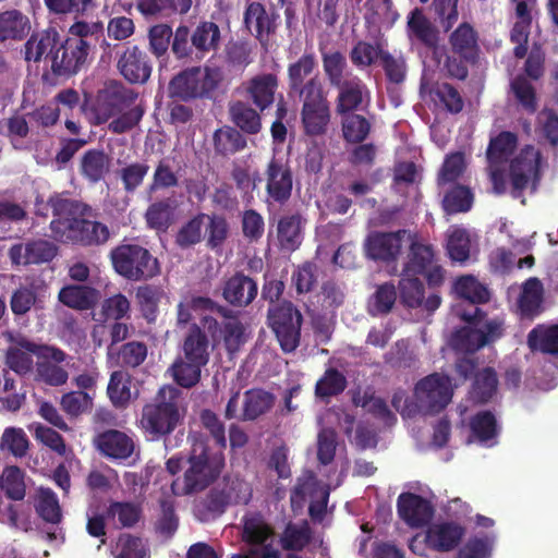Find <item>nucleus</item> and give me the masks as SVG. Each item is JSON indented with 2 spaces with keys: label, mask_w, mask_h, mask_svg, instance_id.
Returning a JSON list of instances; mask_svg holds the SVG:
<instances>
[{
  "label": "nucleus",
  "mask_w": 558,
  "mask_h": 558,
  "mask_svg": "<svg viewBox=\"0 0 558 558\" xmlns=\"http://www.w3.org/2000/svg\"><path fill=\"white\" fill-rule=\"evenodd\" d=\"M40 286L36 282L21 284L16 288L10 298V307L15 316H24L33 308H36L39 299Z\"/></svg>",
  "instance_id": "obj_46"
},
{
  "label": "nucleus",
  "mask_w": 558,
  "mask_h": 558,
  "mask_svg": "<svg viewBox=\"0 0 558 558\" xmlns=\"http://www.w3.org/2000/svg\"><path fill=\"white\" fill-rule=\"evenodd\" d=\"M265 177L268 197L277 204H286L293 189V174L289 163L272 157L267 163Z\"/></svg>",
  "instance_id": "obj_17"
},
{
  "label": "nucleus",
  "mask_w": 558,
  "mask_h": 558,
  "mask_svg": "<svg viewBox=\"0 0 558 558\" xmlns=\"http://www.w3.org/2000/svg\"><path fill=\"white\" fill-rule=\"evenodd\" d=\"M477 31L468 22L461 23L448 36V52L444 70L450 78L465 81L469 68L480 61L481 46Z\"/></svg>",
  "instance_id": "obj_6"
},
{
  "label": "nucleus",
  "mask_w": 558,
  "mask_h": 558,
  "mask_svg": "<svg viewBox=\"0 0 558 558\" xmlns=\"http://www.w3.org/2000/svg\"><path fill=\"white\" fill-rule=\"evenodd\" d=\"M51 54V72L58 77L76 75L88 62L90 49L83 39L65 38Z\"/></svg>",
  "instance_id": "obj_13"
},
{
  "label": "nucleus",
  "mask_w": 558,
  "mask_h": 558,
  "mask_svg": "<svg viewBox=\"0 0 558 558\" xmlns=\"http://www.w3.org/2000/svg\"><path fill=\"white\" fill-rule=\"evenodd\" d=\"M106 513L108 519L118 520L119 527H133L142 518V506L132 501H110Z\"/></svg>",
  "instance_id": "obj_51"
},
{
  "label": "nucleus",
  "mask_w": 558,
  "mask_h": 558,
  "mask_svg": "<svg viewBox=\"0 0 558 558\" xmlns=\"http://www.w3.org/2000/svg\"><path fill=\"white\" fill-rule=\"evenodd\" d=\"M470 429L472 436L481 444L497 438L499 427L497 420L490 411H480L470 420Z\"/></svg>",
  "instance_id": "obj_52"
},
{
  "label": "nucleus",
  "mask_w": 558,
  "mask_h": 558,
  "mask_svg": "<svg viewBox=\"0 0 558 558\" xmlns=\"http://www.w3.org/2000/svg\"><path fill=\"white\" fill-rule=\"evenodd\" d=\"M89 218L73 219L71 223L50 221L51 236L61 243H71L85 247L106 244L110 239L108 226Z\"/></svg>",
  "instance_id": "obj_11"
},
{
  "label": "nucleus",
  "mask_w": 558,
  "mask_h": 558,
  "mask_svg": "<svg viewBox=\"0 0 558 558\" xmlns=\"http://www.w3.org/2000/svg\"><path fill=\"white\" fill-rule=\"evenodd\" d=\"M221 81L222 75L218 68H186L170 80L168 96L184 102L211 99Z\"/></svg>",
  "instance_id": "obj_7"
},
{
  "label": "nucleus",
  "mask_w": 558,
  "mask_h": 558,
  "mask_svg": "<svg viewBox=\"0 0 558 558\" xmlns=\"http://www.w3.org/2000/svg\"><path fill=\"white\" fill-rule=\"evenodd\" d=\"M317 59L313 51H305L298 60L288 65V89L291 96L301 97L324 88V84L315 73Z\"/></svg>",
  "instance_id": "obj_16"
},
{
  "label": "nucleus",
  "mask_w": 558,
  "mask_h": 558,
  "mask_svg": "<svg viewBox=\"0 0 558 558\" xmlns=\"http://www.w3.org/2000/svg\"><path fill=\"white\" fill-rule=\"evenodd\" d=\"M303 322L301 311L289 300L269 305L267 310V326L284 353H293L299 348Z\"/></svg>",
  "instance_id": "obj_9"
},
{
  "label": "nucleus",
  "mask_w": 558,
  "mask_h": 558,
  "mask_svg": "<svg viewBox=\"0 0 558 558\" xmlns=\"http://www.w3.org/2000/svg\"><path fill=\"white\" fill-rule=\"evenodd\" d=\"M272 393L263 389H250L244 392L243 409L240 421H255L267 413L274 405Z\"/></svg>",
  "instance_id": "obj_38"
},
{
  "label": "nucleus",
  "mask_w": 558,
  "mask_h": 558,
  "mask_svg": "<svg viewBox=\"0 0 558 558\" xmlns=\"http://www.w3.org/2000/svg\"><path fill=\"white\" fill-rule=\"evenodd\" d=\"M277 239L281 250L293 252L302 243V217L299 214L282 216L277 225Z\"/></svg>",
  "instance_id": "obj_36"
},
{
  "label": "nucleus",
  "mask_w": 558,
  "mask_h": 558,
  "mask_svg": "<svg viewBox=\"0 0 558 558\" xmlns=\"http://www.w3.org/2000/svg\"><path fill=\"white\" fill-rule=\"evenodd\" d=\"M407 31L410 39H414L428 49H435L439 43V32L420 8L413 9L408 15Z\"/></svg>",
  "instance_id": "obj_30"
},
{
  "label": "nucleus",
  "mask_w": 558,
  "mask_h": 558,
  "mask_svg": "<svg viewBox=\"0 0 558 558\" xmlns=\"http://www.w3.org/2000/svg\"><path fill=\"white\" fill-rule=\"evenodd\" d=\"M404 233V230L371 233L365 242L366 255L374 260H395L400 254Z\"/></svg>",
  "instance_id": "obj_25"
},
{
  "label": "nucleus",
  "mask_w": 558,
  "mask_h": 558,
  "mask_svg": "<svg viewBox=\"0 0 558 558\" xmlns=\"http://www.w3.org/2000/svg\"><path fill=\"white\" fill-rule=\"evenodd\" d=\"M278 20L279 14L275 10L267 11L263 3L256 1L246 5L243 15L245 27L263 46H267L276 33Z\"/></svg>",
  "instance_id": "obj_20"
},
{
  "label": "nucleus",
  "mask_w": 558,
  "mask_h": 558,
  "mask_svg": "<svg viewBox=\"0 0 558 558\" xmlns=\"http://www.w3.org/2000/svg\"><path fill=\"white\" fill-rule=\"evenodd\" d=\"M341 131L347 143H363L369 135L372 124L367 118L354 112L341 114Z\"/></svg>",
  "instance_id": "obj_48"
},
{
  "label": "nucleus",
  "mask_w": 558,
  "mask_h": 558,
  "mask_svg": "<svg viewBox=\"0 0 558 558\" xmlns=\"http://www.w3.org/2000/svg\"><path fill=\"white\" fill-rule=\"evenodd\" d=\"M138 93L123 83L112 81L98 94L95 123L108 122V131L121 135L135 129L145 114Z\"/></svg>",
  "instance_id": "obj_2"
},
{
  "label": "nucleus",
  "mask_w": 558,
  "mask_h": 558,
  "mask_svg": "<svg viewBox=\"0 0 558 558\" xmlns=\"http://www.w3.org/2000/svg\"><path fill=\"white\" fill-rule=\"evenodd\" d=\"M34 508L38 517L46 523L56 525L63 519L58 496L49 487L37 489Z\"/></svg>",
  "instance_id": "obj_40"
},
{
  "label": "nucleus",
  "mask_w": 558,
  "mask_h": 558,
  "mask_svg": "<svg viewBox=\"0 0 558 558\" xmlns=\"http://www.w3.org/2000/svg\"><path fill=\"white\" fill-rule=\"evenodd\" d=\"M258 109L248 101L235 100L229 105V114L233 124L242 133L255 135L262 130V117Z\"/></svg>",
  "instance_id": "obj_32"
},
{
  "label": "nucleus",
  "mask_w": 558,
  "mask_h": 558,
  "mask_svg": "<svg viewBox=\"0 0 558 558\" xmlns=\"http://www.w3.org/2000/svg\"><path fill=\"white\" fill-rule=\"evenodd\" d=\"M518 146V136L510 131H502L492 137L486 149V158L490 166L500 165L509 159Z\"/></svg>",
  "instance_id": "obj_43"
},
{
  "label": "nucleus",
  "mask_w": 558,
  "mask_h": 558,
  "mask_svg": "<svg viewBox=\"0 0 558 558\" xmlns=\"http://www.w3.org/2000/svg\"><path fill=\"white\" fill-rule=\"evenodd\" d=\"M221 28L213 21H201L191 29L181 24L174 31L171 51L184 63L201 62L207 54L219 50Z\"/></svg>",
  "instance_id": "obj_4"
},
{
  "label": "nucleus",
  "mask_w": 558,
  "mask_h": 558,
  "mask_svg": "<svg viewBox=\"0 0 558 558\" xmlns=\"http://www.w3.org/2000/svg\"><path fill=\"white\" fill-rule=\"evenodd\" d=\"M59 44V33L56 28L33 34L24 45V54L26 61L38 62L46 54L51 60Z\"/></svg>",
  "instance_id": "obj_33"
},
{
  "label": "nucleus",
  "mask_w": 558,
  "mask_h": 558,
  "mask_svg": "<svg viewBox=\"0 0 558 558\" xmlns=\"http://www.w3.org/2000/svg\"><path fill=\"white\" fill-rule=\"evenodd\" d=\"M117 69L130 84H145L150 78L153 65L147 52L134 45L121 52Z\"/></svg>",
  "instance_id": "obj_18"
},
{
  "label": "nucleus",
  "mask_w": 558,
  "mask_h": 558,
  "mask_svg": "<svg viewBox=\"0 0 558 558\" xmlns=\"http://www.w3.org/2000/svg\"><path fill=\"white\" fill-rule=\"evenodd\" d=\"M453 389L448 375L433 373L422 378L415 386V398L423 414H437L451 401Z\"/></svg>",
  "instance_id": "obj_12"
},
{
  "label": "nucleus",
  "mask_w": 558,
  "mask_h": 558,
  "mask_svg": "<svg viewBox=\"0 0 558 558\" xmlns=\"http://www.w3.org/2000/svg\"><path fill=\"white\" fill-rule=\"evenodd\" d=\"M299 99L302 102L301 122L304 134L312 137L325 135L331 120L330 104L325 88Z\"/></svg>",
  "instance_id": "obj_14"
},
{
  "label": "nucleus",
  "mask_w": 558,
  "mask_h": 558,
  "mask_svg": "<svg viewBox=\"0 0 558 558\" xmlns=\"http://www.w3.org/2000/svg\"><path fill=\"white\" fill-rule=\"evenodd\" d=\"M205 223L206 246L210 250L221 248L229 236V223L222 215H207Z\"/></svg>",
  "instance_id": "obj_54"
},
{
  "label": "nucleus",
  "mask_w": 558,
  "mask_h": 558,
  "mask_svg": "<svg viewBox=\"0 0 558 558\" xmlns=\"http://www.w3.org/2000/svg\"><path fill=\"white\" fill-rule=\"evenodd\" d=\"M184 416L182 391L175 386L163 385L143 407L138 425L148 439L160 440L172 434Z\"/></svg>",
  "instance_id": "obj_3"
},
{
  "label": "nucleus",
  "mask_w": 558,
  "mask_h": 558,
  "mask_svg": "<svg viewBox=\"0 0 558 558\" xmlns=\"http://www.w3.org/2000/svg\"><path fill=\"white\" fill-rule=\"evenodd\" d=\"M160 296V290L154 286L140 287L136 291L140 311L148 323H154L157 318Z\"/></svg>",
  "instance_id": "obj_62"
},
{
  "label": "nucleus",
  "mask_w": 558,
  "mask_h": 558,
  "mask_svg": "<svg viewBox=\"0 0 558 558\" xmlns=\"http://www.w3.org/2000/svg\"><path fill=\"white\" fill-rule=\"evenodd\" d=\"M544 299V288L541 280L531 277L522 284L521 293L518 299V308L522 317L534 318L542 312Z\"/></svg>",
  "instance_id": "obj_34"
},
{
  "label": "nucleus",
  "mask_w": 558,
  "mask_h": 558,
  "mask_svg": "<svg viewBox=\"0 0 558 558\" xmlns=\"http://www.w3.org/2000/svg\"><path fill=\"white\" fill-rule=\"evenodd\" d=\"M278 86L279 80L276 74L262 73L246 81L243 84V92L245 98L264 112L274 105Z\"/></svg>",
  "instance_id": "obj_21"
},
{
  "label": "nucleus",
  "mask_w": 558,
  "mask_h": 558,
  "mask_svg": "<svg viewBox=\"0 0 558 558\" xmlns=\"http://www.w3.org/2000/svg\"><path fill=\"white\" fill-rule=\"evenodd\" d=\"M348 387L347 377L336 367H328L316 381L315 396L320 400H329L341 395Z\"/></svg>",
  "instance_id": "obj_47"
},
{
  "label": "nucleus",
  "mask_w": 558,
  "mask_h": 558,
  "mask_svg": "<svg viewBox=\"0 0 558 558\" xmlns=\"http://www.w3.org/2000/svg\"><path fill=\"white\" fill-rule=\"evenodd\" d=\"M473 199L474 195L468 186L457 184L445 194L442 207L450 215L466 213L471 209Z\"/></svg>",
  "instance_id": "obj_55"
},
{
  "label": "nucleus",
  "mask_w": 558,
  "mask_h": 558,
  "mask_svg": "<svg viewBox=\"0 0 558 558\" xmlns=\"http://www.w3.org/2000/svg\"><path fill=\"white\" fill-rule=\"evenodd\" d=\"M258 293L257 282L242 271H236L223 281L222 299L233 307H246L253 303Z\"/></svg>",
  "instance_id": "obj_22"
},
{
  "label": "nucleus",
  "mask_w": 558,
  "mask_h": 558,
  "mask_svg": "<svg viewBox=\"0 0 558 558\" xmlns=\"http://www.w3.org/2000/svg\"><path fill=\"white\" fill-rule=\"evenodd\" d=\"M219 331V322L209 315L202 316L199 324H192L184 331L180 353L169 368L178 386L190 389L199 383L215 347L211 339L215 341Z\"/></svg>",
  "instance_id": "obj_1"
},
{
  "label": "nucleus",
  "mask_w": 558,
  "mask_h": 558,
  "mask_svg": "<svg viewBox=\"0 0 558 558\" xmlns=\"http://www.w3.org/2000/svg\"><path fill=\"white\" fill-rule=\"evenodd\" d=\"M498 377L493 367H484L474 376L470 398L474 403L485 404L497 393Z\"/></svg>",
  "instance_id": "obj_39"
},
{
  "label": "nucleus",
  "mask_w": 558,
  "mask_h": 558,
  "mask_svg": "<svg viewBox=\"0 0 558 558\" xmlns=\"http://www.w3.org/2000/svg\"><path fill=\"white\" fill-rule=\"evenodd\" d=\"M398 291L400 302L408 308H423L427 313H434L441 304L438 293H430L425 298V288L417 276H405L402 271Z\"/></svg>",
  "instance_id": "obj_19"
},
{
  "label": "nucleus",
  "mask_w": 558,
  "mask_h": 558,
  "mask_svg": "<svg viewBox=\"0 0 558 558\" xmlns=\"http://www.w3.org/2000/svg\"><path fill=\"white\" fill-rule=\"evenodd\" d=\"M322 60L323 69L330 86L340 85L349 76H353L351 73L345 72L348 66L347 60L340 51L323 53Z\"/></svg>",
  "instance_id": "obj_56"
},
{
  "label": "nucleus",
  "mask_w": 558,
  "mask_h": 558,
  "mask_svg": "<svg viewBox=\"0 0 558 558\" xmlns=\"http://www.w3.org/2000/svg\"><path fill=\"white\" fill-rule=\"evenodd\" d=\"M397 301V289L393 283L379 284L372 295L369 313L372 315H386L391 312Z\"/></svg>",
  "instance_id": "obj_61"
},
{
  "label": "nucleus",
  "mask_w": 558,
  "mask_h": 558,
  "mask_svg": "<svg viewBox=\"0 0 558 558\" xmlns=\"http://www.w3.org/2000/svg\"><path fill=\"white\" fill-rule=\"evenodd\" d=\"M313 539V531L306 520L301 524L289 522L280 537L282 549L290 551H302Z\"/></svg>",
  "instance_id": "obj_44"
},
{
  "label": "nucleus",
  "mask_w": 558,
  "mask_h": 558,
  "mask_svg": "<svg viewBox=\"0 0 558 558\" xmlns=\"http://www.w3.org/2000/svg\"><path fill=\"white\" fill-rule=\"evenodd\" d=\"M207 214L199 213L186 221L175 235V243L181 248L191 247L202 241L203 228Z\"/></svg>",
  "instance_id": "obj_58"
},
{
  "label": "nucleus",
  "mask_w": 558,
  "mask_h": 558,
  "mask_svg": "<svg viewBox=\"0 0 558 558\" xmlns=\"http://www.w3.org/2000/svg\"><path fill=\"white\" fill-rule=\"evenodd\" d=\"M246 145V137L236 128L230 125L219 128L213 134V146L217 156H233L242 151Z\"/></svg>",
  "instance_id": "obj_35"
},
{
  "label": "nucleus",
  "mask_w": 558,
  "mask_h": 558,
  "mask_svg": "<svg viewBox=\"0 0 558 558\" xmlns=\"http://www.w3.org/2000/svg\"><path fill=\"white\" fill-rule=\"evenodd\" d=\"M510 87L517 101L527 113H534L537 110L536 90L524 75H517L511 81Z\"/></svg>",
  "instance_id": "obj_60"
},
{
  "label": "nucleus",
  "mask_w": 558,
  "mask_h": 558,
  "mask_svg": "<svg viewBox=\"0 0 558 558\" xmlns=\"http://www.w3.org/2000/svg\"><path fill=\"white\" fill-rule=\"evenodd\" d=\"M399 517L411 527L427 525L433 515L434 508L424 497L413 493H402L397 500Z\"/></svg>",
  "instance_id": "obj_23"
},
{
  "label": "nucleus",
  "mask_w": 558,
  "mask_h": 558,
  "mask_svg": "<svg viewBox=\"0 0 558 558\" xmlns=\"http://www.w3.org/2000/svg\"><path fill=\"white\" fill-rule=\"evenodd\" d=\"M57 255V246L47 240L17 243L10 247L9 257L14 265H39L48 263Z\"/></svg>",
  "instance_id": "obj_24"
},
{
  "label": "nucleus",
  "mask_w": 558,
  "mask_h": 558,
  "mask_svg": "<svg viewBox=\"0 0 558 558\" xmlns=\"http://www.w3.org/2000/svg\"><path fill=\"white\" fill-rule=\"evenodd\" d=\"M429 95L436 104H440L450 113L457 114L463 110L464 101L461 94L447 82L435 83Z\"/></svg>",
  "instance_id": "obj_50"
},
{
  "label": "nucleus",
  "mask_w": 558,
  "mask_h": 558,
  "mask_svg": "<svg viewBox=\"0 0 558 558\" xmlns=\"http://www.w3.org/2000/svg\"><path fill=\"white\" fill-rule=\"evenodd\" d=\"M48 205L54 216L51 221L71 223L73 219L96 216L88 204L71 198L69 193H54L49 197Z\"/></svg>",
  "instance_id": "obj_28"
},
{
  "label": "nucleus",
  "mask_w": 558,
  "mask_h": 558,
  "mask_svg": "<svg viewBox=\"0 0 558 558\" xmlns=\"http://www.w3.org/2000/svg\"><path fill=\"white\" fill-rule=\"evenodd\" d=\"M541 151L532 145H525L509 163L510 195L525 204L524 192L534 194L542 180Z\"/></svg>",
  "instance_id": "obj_10"
},
{
  "label": "nucleus",
  "mask_w": 558,
  "mask_h": 558,
  "mask_svg": "<svg viewBox=\"0 0 558 558\" xmlns=\"http://www.w3.org/2000/svg\"><path fill=\"white\" fill-rule=\"evenodd\" d=\"M109 258L114 271L130 281H146L160 274L158 259L140 244H120Z\"/></svg>",
  "instance_id": "obj_8"
},
{
  "label": "nucleus",
  "mask_w": 558,
  "mask_h": 558,
  "mask_svg": "<svg viewBox=\"0 0 558 558\" xmlns=\"http://www.w3.org/2000/svg\"><path fill=\"white\" fill-rule=\"evenodd\" d=\"M59 301L74 310H90L97 302V291L86 286H66L60 290Z\"/></svg>",
  "instance_id": "obj_45"
},
{
  "label": "nucleus",
  "mask_w": 558,
  "mask_h": 558,
  "mask_svg": "<svg viewBox=\"0 0 558 558\" xmlns=\"http://www.w3.org/2000/svg\"><path fill=\"white\" fill-rule=\"evenodd\" d=\"M31 29L26 15L19 10H8L0 13V43L7 40H22Z\"/></svg>",
  "instance_id": "obj_37"
},
{
  "label": "nucleus",
  "mask_w": 558,
  "mask_h": 558,
  "mask_svg": "<svg viewBox=\"0 0 558 558\" xmlns=\"http://www.w3.org/2000/svg\"><path fill=\"white\" fill-rule=\"evenodd\" d=\"M457 294L473 305L486 303L490 294L488 289L472 276H462L454 283Z\"/></svg>",
  "instance_id": "obj_57"
},
{
  "label": "nucleus",
  "mask_w": 558,
  "mask_h": 558,
  "mask_svg": "<svg viewBox=\"0 0 558 558\" xmlns=\"http://www.w3.org/2000/svg\"><path fill=\"white\" fill-rule=\"evenodd\" d=\"M229 507L222 492L216 485L213 487L206 496L195 505V509L198 510L199 519L207 520L210 517L215 518L222 514Z\"/></svg>",
  "instance_id": "obj_59"
},
{
  "label": "nucleus",
  "mask_w": 558,
  "mask_h": 558,
  "mask_svg": "<svg viewBox=\"0 0 558 558\" xmlns=\"http://www.w3.org/2000/svg\"><path fill=\"white\" fill-rule=\"evenodd\" d=\"M218 487L223 494L229 506L247 505L253 496V489L248 482L238 476H225Z\"/></svg>",
  "instance_id": "obj_49"
},
{
  "label": "nucleus",
  "mask_w": 558,
  "mask_h": 558,
  "mask_svg": "<svg viewBox=\"0 0 558 558\" xmlns=\"http://www.w3.org/2000/svg\"><path fill=\"white\" fill-rule=\"evenodd\" d=\"M408 257L402 271L405 272V276H418L423 275L432 265L434 251L430 245L413 242Z\"/></svg>",
  "instance_id": "obj_53"
},
{
  "label": "nucleus",
  "mask_w": 558,
  "mask_h": 558,
  "mask_svg": "<svg viewBox=\"0 0 558 558\" xmlns=\"http://www.w3.org/2000/svg\"><path fill=\"white\" fill-rule=\"evenodd\" d=\"M175 204L171 198L151 203L145 211V221L149 229L166 232L174 219Z\"/></svg>",
  "instance_id": "obj_42"
},
{
  "label": "nucleus",
  "mask_w": 558,
  "mask_h": 558,
  "mask_svg": "<svg viewBox=\"0 0 558 558\" xmlns=\"http://www.w3.org/2000/svg\"><path fill=\"white\" fill-rule=\"evenodd\" d=\"M527 345L532 351L558 356V324L534 327L527 335Z\"/></svg>",
  "instance_id": "obj_41"
},
{
  "label": "nucleus",
  "mask_w": 558,
  "mask_h": 558,
  "mask_svg": "<svg viewBox=\"0 0 558 558\" xmlns=\"http://www.w3.org/2000/svg\"><path fill=\"white\" fill-rule=\"evenodd\" d=\"M117 547L119 553L116 558H149L150 556L147 542L130 533L119 536Z\"/></svg>",
  "instance_id": "obj_63"
},
{
  "label": "nucleus",
  "mask_w": 558,
  "mask_h": 558,
  "mask_svg": "<svg viewBox=\"0 0 558 558\" xmlns=\"http://www.w3.org/2000/svg\"><path fill=\"white\" fill-rule=\"evenodd\" d=\"M94 445L105 457L112 460L129 459L135 448L134 440L124 432L108 429L99 433L94 438Z\"/></svg>",
  "instance_id": "obj_26"
},
{
  "label": "nucleus",
  "mask_w": 558,
  "mask_h": 558,
  "mask_svg": "<svg viewBox=\"0 0 558 558\" xmlns=\"http://www.w3.org/2000/svg\"><path fill=\"white\" fill-rule=\"evenodd\" d=\"M111 161L112 158L104 149H87L80 159V174L88 183L97 184L110 172Z\"/></svg>",
  "instance_id": "obj_29"
},
{
  "label": "nucleus",
  "mask_w": 558,
  "mask_h": 558,
  "mask_svg": "<svg viewBox=\"0 0 558 558\" xmlns=\"http://www.w3.org/2000/svg\"><path fill=\"white\" fill-rule=\"evenodd\" d=\"M187 462L183 487L178 490L177 484H172L175 495H191L207 488L219 477L225 468V456L221 451L211 452L204 440H195Z\"/></svg>",
  "instance_id": "obj_5"
},
{
  "label": "nucleus",
  "mask_w": 558,
  "mask_h": 558,
  "mask_svg": "<svg viewBox=\"0 0 558 558\" xmlns=\"http://www.w3.org/2000/svg\"><path fill=\"white\" fill-rule=\"evenodd\" d=\"M274 535V527L259 512L248 513L242 518V541L251 546H260L250 549L246 555L248 558H280L279 550L268 543Z\"/></svg>",
  "instance_id": "obj_15"
},
{
  "label": "nucleus",
  "mask_w": 558,
  "mask_h": 558,
  "mask_svg": "<svg viewBox=\"0 0 558 558\" xmlns=\"http://www.w3.org/2000/svg\"><path fill=\"white\" fill-rule=\"evenodd\" d=\"M465 529L456 522H440L428 526L425 534V542L430 549L439 553H447L454 549L463 535Z\"/></svg>",
  "instance_id": "obj_27"
},
{
  "label": "nucleus",
  "mask_w": 558,
  "mask_h": 558,
  "mask_svg": "<svg viewBox=\"0 0 558 558\" xmlns=\"http://www.w3.org/2000/svg\"><path fill=\"white\" fill-rule=\"evenodd\" d=\"M335 88L339 90L336 99V111L338 114H347L354 112L363 102V94L367 90L363 81L354 75L349 76L347 81Z\"/></svg>",
  "instance_id": "obj_31"
},
{
  "label": "nucleus",
  "mask_w": 558,
  "mask_h": 558,
  "mask_svg": "<svg viewBox=\"0 0 558 558\" xmlns=\"http://www.w3.org/2000/svg\"><path fill=\"white\" fill-rule=\"evenodd\" d=\"M447 252L451 260L464 263L470 258L471 240L466 230L454 229L448 236Z\"/></svg>",
  "instance_id": "obj_64"
}]
</instances>
